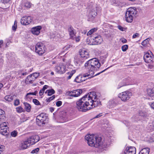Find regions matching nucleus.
Masks as SVG:
<instances>
[{
    "label": "nucleus",
    "mask_w": 154,
    "mask_h": 154,
    "mask_svg": "<svg viewBox=\"0 0 154 154\" xmlns=\"http://www.w3.org/2000/svg\"><path fill=\"white\" fill-rule=\"evenodd\" d=\"M100 63L99 60L96 58H94L88 61L85 64V68L87 70L89 73H86L84 74L82 76L79 75L77 76L74 79V81L77 83L81 82L86 80L85 78L87 77H89L88 78L93 77L94 76H96L100 74V73L104 72L108 69L109 67L106 69L103 70L100 72H99L94 76V71L97 70L100 66Z\"/></svg>",
    "instance_id": "f257e3e1"
},
{
    "label": "nucleus",
    "mask_w": 154,
    "mask_h": 154,
    "mask_svg": "<svg viewBox=\"0 0 154 154\" xmlns=\"http://www.w3.org/2000/svg\"><path fill=\"white\" fill-rule=\"evenodd\" d=\"M96 98L95 92L89 93L80 98L76 102V107L80 111L86 112L89 110V106H91L93 99Z\"/></svg>",
    "instance_id": "f03ea898"
},
{
    "label": "nucleus",
    "mask_w": 154,
    "mask_h": 154,
    "mask_svg": "<svg viewBox=\"0 0 154 154\" xmlns=\"http://www.w3.org/2000/svg\"><path fill=\"white\" fill-rule=\"evenodd\" d=\"M85 139L87 141L88 145L92 147L98 148L101 146L102 148L106 147L107 145L102 144L101 137L94 134H88L85 137Z\"/></svg>",
    "instance_id": "7ed1b4c3"
},
{
    "label": "nucleus",
    "mask_w": 154,
    "mask_h": 154,
    "mask_svg": "<svg viewBox=\"0 0 154 154\" xmlns=\"http://www.w3.org/2000/svg\"><path fill=\"white\" fill-rule=\"evenodd\" d=\"M48 118L46 114L42 113L38 115L36 118V124L39 126H42L47 123Z\"/></svg>",
    "instance_id": "20e7f679"
},
{
    "label": "nucleus",
    "mask_w": 154,
    "mask_h": 154,
    "mask_svg": "<svg viewBox=\"0 0 154 154\" xmlns=\"http://www.w3.org/2000/svg\"><path fill=\"white\" fill-rule=\"evenodd\" d=\"M35 51L39 55H42L45 51L44 45L42 43H37L35 46Z\"/></svg>",
    "instance_id": "39448f33"
},
{
    "label": "nucleus",
    "mask_w": 154,
    "mask_h": 154,
    "mask_svg": "<svg viewBox=\"0 0 154 154\" xmlns=\"http://www.w3.org/2000/svg\"><path fill=\"white\" fill-rule=\"evenodd\" d=\"M131 96L132 93L131 92L125 91L120 93L118 96L122 101L125 102L128 100Z\"/></svg>",
    "instance_id": "423d86ee"
},
{
    "label": "nucleus",
    "mask_w": 154,
    "mask_h": 154,
    "mask_svg": "<svg viewBox=\"0 0 154 154\" xmlns=\"http://www.w3.org/2000/svg\"><path fill=\"white\" fill-rule=\"evenodd\" d=\"M8 123L4 122L0 124V134L3 135L7 136L8 133L7 132Z\"/></svg>",
    "instance_id": "0eeeda50"
},
{
    "label": "nucleus",
    "mask_w": 154,
    "mask_h": 154,
    "mask_svg": "<svg viewBox=\"0 0 154 154\" xmlns=\"http://www.w3.org/2000/svg\"><path fill=\"white\" fill-rule=\"evenodd\" d=\"M100 10L99 7H96L92 9L88 15V17L90 20L93 19L97 14V13L99 12Z\"/></svg>",
    "instance_id": "6e6552de"
},
{
    "label": "nucleus",
    "mask_w": 154,
    "mask_h": 154,
    "mask_svg": "<svg viewBox=\"0 0 154 154\" xmlns=\"http://www.w3.org/2000/svg\"><path fill=\"white\" fill-rule=\"evenodd\" d=\"M91 39V41L92 43H90V45H97L100 44L103 41L102 38L100 35L97 36L93 37Z\"/></svg>",
    "instance_id": "1a4fd4ad"
},
{
    "label": "nucleus",
    "mask_w": 154,
    "mask_h": 154,
    "mask_svg": "<svg viewBox=\"0 0 154 154\" xmlns=\"http://www.w3.org/2000/svg\"><path fill=\"white\" fill-rule=\"evenodd\" d=\"M150 54L149 52L146 53L144 54L143 59L145 61L146 63H151L154 61V56L151 55V52L150 51Z\"/></svg>",
    "instance_id": "9d476101"
},
{
    "label": "nucleus",
    "mask_w": 154,
    "mask_h": 154,
    "mask_svg": "<svg viewBox=\"0 0 154 154\" xmlns=\"http://www.w3.org/2000/svg\"><path fill=\"white\" fill-rule=\"evenodd\" d=\"M66 70V66L63 64H60L59 66H57L55 67L56 72L60 74H63L65 72Z\"/></svg>",
    "instance_id": "9b49d317"
},
{
    "label": "nucleus",
    "mask_w": 154,
    "mask_h": 154,
    "mask_svg": "<svg viewBox=\"0 0 154 154\" xmlns=\"http://www.w3.org/2000/svg\"><path fill=\"white\" fill-rule=\"evenodd\" d=\"M136 149L134 146L127 147L122 154H136Z\"/></svg>",
    "instance_id": "f8f14e48"
},
{
    "label": "nucleus",
    "mask_w": 154,
    "mask_h": 154,
    "mask_svg": "<svg viewBox=\"0 0 154 154\" xmlns=\"http://www.w3.org/2000/svg\"><path fill=\"white\" fill-rule=\"evenodd\" d=\"M32 20L30 17L25 16L21 18L20 23L22 24L27 25L31 23Z\"/></svg>",
    "instance_id": "ddd939ff"
},
{
    "label": "nucleus",
    "mask_w": 154,
    "mask_h": 154,
    "mask_svg": "<svg viewBox=\"0 0 154 154\" xmlns=\"http://www.w3.org/2000/svg\"><path fill=\"white\" fill-rule=\"evenodd\" d=\"M68 31L70 37L72 39H74V37L75 36L76 32L75 30L71 26H68Z\"/></svg>",
    "instance_id": "4468645a"
},
{
    "label": "nucleus",
    "mask_w": 154,
    "mask_h": 154,
    "mask_svg": "<svg viewBox=\"0 0 154 154\" xmlns=\"http://www.w3.org/2000/svg\"><path fill=\"white\" fill-rule=\"evenodd\" d=\"M79 54L81 57H84L85 59H88L89 57V54L88 51L85 49L80 50Z\"/></svg>",
    "instance_id": "2eb2a0df"
},
{
    "label": "nucleus",
    "mask_w": 154,
    "mask_h": 154,
    "mask_svg": "<svg viewBox=\"0 0 154 154\" xmlns=\"http://www.w3.org/2000/svg\"><path fill=\"white\" fill-rule=\"evenodd\" d=\"M42 29L41 26H35L31 29V32L33 34L37 35L40 33Z\"/></svg>",
    "instance_id": "dca6fc26"
},
{
    "label": "nucleus",
    "mask_w": 154,
    "mask_h": 154,
    "mask_svg": "<svg viewBox=\"0 0 154 154\" xmlns=\"http://www.w3.org/2000/svg\"><path fill=\"white\" fill-rule=\"evenodd\" d=\"M96 98L95 99H93V101H92L91 106L89 107V109H93L96 106H97L100 103V102L99 100H98V99L97 97V96L96 95Z\"/></svg>",
    "instance_id": "f3484780"
},
{
    "label": "nucleus",
    "mask_w": 154,
    "mask_h": 154,
    "mask_svg": "<svg viewBox=\"0 0 154 154\" xmlns=\"http://www.w3.org/2000/svg\"><path fill=\"white\" fill-rule=\"evenodd\" d=\"M126 13L129 15L132 16V17L134 18L137 14V11L136 10L133 8H130L127 9Z\"/></svg>",
    "instance_id": "a211bd4d"
},
{
    "label": "nucleus",
    "mask_w": 154,
    "mask_h": 154,
    "mask_svg": "<svg viewBox=\"0 0 154 154\" xmlns=\"http://www.w3.org/2000/svg\"><path fill=\"white\" fill-rule=\"evenodd\" d=\"M29 144V143L28 140V139H27L21 142L20 146L21 149H26L29 146L28 145Z\"/></svg>",
    "instance_id": "6ab92c4d"
},
{
    "label": "nucleus",
    "mask_w": 154,
    "mask_h": 154,
    "mask_svg": "<svg viewBox=\"0 0 154 154\" xmlns=\"http://www.w3.org/2000/svg\"><path fill=\"white\" fill-rule=\"evenodd\" d=\"M73 97H76L79 96L82 93V89H80L72 91Z\"/></svg>",
    "instance_id": "aec40b11"
},
{
    "label": "nucleus",
    "mask_w": 154,
    "mask_h": 154,
    "mask_svg": "<svg viewBox=\"0 0 154 154\" xmlns=\"http://www.w3.org/2000/svg\"><path fill=\"white\" fill-rule=\"evenodd\" d=\"M35 80V78L33 77V75H30L27 77V78L26 79L25 82L27 83H32Z\"/></svg>",
    "instance_id": "412c9836"
},
{
    "label": "nucleus",
    "mask_w": 154,
    "mask_h": 154,
    "mask_svg": "<svg viewBox=\"0 0 154 154\" xmlns=\"http://www.w3.org/2000/svg\"><path fill=\"white\" fill-rule=\"evenodd\" d=\"M150 149L148 147L142 149L139 154H149Z\"/></svg>",
    "instance_id": "4be33fe9"
},
{
    "label": "nucleus",
    "mask_w": 154,
    "mask_h": 154,
    "mask_svg": "<svg viewBox=\"0 0 154 154\" xmlns=\"http://www.w3.org/2000/svg\"><path fill=\"white\" fill-rule=\"evenodd\" d=\"M147 93L148 95L151 97V99H154V94L153 88L152 89L149 88L147 89Z\"/></svg>",
    "instance_id": "5701e85b"
},
{
    "label": "nucleus",
    "mask_w": 154,
    "mask_h": 154,
    "mask_svg": "<svg viewBox=\"0 0 154 154\" xmlns=\"http://www.w3.org/2000/svg\"><path fill=\"white\" fill-rule=\"evenodd\" d=\"M75 72V70H72L71 72H67L66 73V75H68L66 76L67 79L68 80L70 79L72 76Z\"/></svg>",
    "instance_id": "b1692460"
},
{
    "label": "nucleus",
    "mask_w": 154,
    "mask_h": 154,
    "mask_svg": "<svg viewBox=\"0 0 154 154\" xmlns=\"http://www.w3.org/2000/svg\"><path fill=\"white\" fill-rule=\"evenodd\" d=\"M125 17L126 21L130 23L132 21L133 19V17H132V16H131L129 15L126 13Z\"/></svg>",
    "instance_id": "393cba45"
},
{
    "label": "nucleus",
    "mask_w": 154,
    "mask_h": 154,
    "mask_svg": "<svg viewBox=\"0 0 154 154\" xmlns=\"http://www.w3.org/2000/svg\"><path fill=\"white\" fill-rule=\"evenodd\" d=\"M87 59H85L84 57H82L80 56V57L78 58V60L76 59V61L75 62H76L77 64L80 65L82 63Z\"/></svg>",
    "instance_id": "a878e982"
},
{
    "label": "nucleus",
    "mask_w": 154,
    "mask_h": 154,
    "mask_svg": "<svg viewBox=\"0 0 154 154\" xmlns=\"http://www.w3.org/2000/svg\"><path fill=\"white\" fill-rule=\"evenodd\" d=\"M25 106V109L28 112H29L31 111V106L30 104L27 102L23 103Z\"/></svg>",
    "instance_id": "bb28decb"
},
{
    "label": "nucleus",
    "mask_w": 154,
    "mask_h": 154,
    "mask_svg": "<svg viewBox=\"0 0 154 154\" xmlns=\"http://www.w3.org/2000/svg\"><path fill=\"white\" fill-rule=\"evenodd\" d=\"M23 2V5L24 7L27 8H29L31 7L32 4L30 2L26 0H24Z\"/></svg>",
    "instance_id": "cd10ccee"
},
{
    "label": "nucleus",
    "mask_w": 154,
    "mask_h": 154,
    "mask_svg": "<svg viewBox=\"0 0 154 154\" xmlns=\"http://www.w3.org/2000/svg\"><path fill=\"white\" fill-rule=\"evenodd\" d=\"M27 139L30 144L33 145L36 143L34 140V136L30 137Z\"/></svg>",
    "instance_id": "c85d7f7f"
},
{
    "label": "nucleus",
    "mask_w": 154,
    "mask_h": 154,
    "mask_svg": "<svg viewBox=\"0 0 154 154\" xmlns=\"http://www.w3.org/2000/svg\"><path fill=\"white\" fill-rule=\"evenodd\" d=\"M37 93L38 91H35L34 92H30L27 93L25 97V99H28V98H30L31 97H29V95H35Z\"/></svg>",
    "instance_id": "c756f323"
},
{
    "label": "nucleus",
    "mask_w": 154,
    "mask_h": 154,
    "mask_svg": "<svg viewBox=\"0 0 154 154\" xmlns=\"http://www.w3.org/2000/svg\"><path fill=\"white\" fill-rule=\"evenodd\" d=\"M55 91L53 89H48L46 90L45 92V94H48V96H50L53 94H54Z\"/></svg>",
    "instance_id": "7c9ffc66"
},
{
    "label": "nucleus",
    "mask_w": 154,
    "mask_h": 154,
    "mask_svg": "<svg viewBox=\"0 0 154 154\" xmlns=\"http://www.w3.org/2000/svg\"><path fill=\"white\" fill-rule=\"evenodd\" d=\"M13 96L7 95L5 97V99L8 102L11 101L13 99Z\"/></svg>",
    "instance_id": "2f4dec72"
},
{
    "label": "nucleus",
    "mask_w": 154,
    "mask_h": 154,
    "mask_svg": "<svg viewBox=\"0 0 154 154\" xmlns=\"http://www.w3.org/2000/svg\"><path fill=\"white\" fill-rule=\"evenodd\" d=\"M97 30V28H94L91 29L87 33V35H91L93 33L95 32Z\"/></svg>",
    "instance_id": "473e14b6"
},
{
    "label": "nucleus",
    "mask_w": 154,
    "mask_h": 154,
    "mask_svg": "<svg viewBox=\"0 0 154 154\" xmlns=\"http://www.w3.org/2000/svg\"><path fill=\"white\" fill-rule=\"evenodd\" d=\"M5 112L3 110L0 109V120L4 119L5 117L4 115Z\"/></svg>",
    "instance_id": "72a5a7b5"
},
{
    "label": "nucleus",
    "mask_w": 154,
    "mask_h": 154,
    "mask_svg": "<svg viewBox=\"0 0 154 154\" xmlns=\"http://www.w3.org/2000/svg\"><path fill=\"white\" fill-rule=\"evenodd\" d=\"M117 103L115 102V101L114 100H112L110 101L109 102V104L111 107H112L115 106L117 105Z\"/></svg>",
    "instance_id": "f704fd0d"
},
{
    "label": "nucleus",
    "mask_w": 154,
    "mask_h": 154,
    "mask_svg": "<svg viewBox=\"0 0 154 154\" xmlns=\"http://www.w3.org/2000/svg\"><path fill=\"white\" fill-rule=\"evenodd\" d=\"M126 85V84L125 82H121L119 83V84L118 85V87H117V88L119 89L121 88V87L125 86Z\"/></svg>",
    "instance_id": "c9c22d12"
},
{
    "label": "nucleus",
    "mask_w": 154,
    "mask_h": 154,
    "mask_svg": "<svg viewBox=\"0 0 154 154\" xmlns=\"http://www.w3.org/2000/svg\"><path fill=\"white\" fill-rule=\"evenodd\" d=\"M16 109L18 113H21L24 110L23 108L20 106L17 107Z\"/></svg>",
    "instance_id": "e433bc0d"
},
{
    "label": "nucleus",
    "mask_w": 154,
    "mask_h": 154,
    "mask_svg": "<svg viewBox=\"0 0 154 154\" xmlns=\"http://www.w3.org/2000/svg\"><path fill=\"white\" fill-rule=\"evenodd\" d=\"M17 21H15L14 25L12 26V30L14 31H16V29H17Z\"/></svg>",
    "instance_id": "4c0bfd02"
},
{
    "label": "nucleus",
    "mask_w": 154,
    "mask_h": 154,
    "mask_svg": "<svg viewBox=\"0 0 154 154\" xmlns=\"http://www.w3.org/2000/svg\"><path fill=\"white\" fill-rule=\"evenodd\" d=\"M55 98V96L54 95H53L51 97L47 98L46 100V101L47 102H50L52 100L54 99Z\"/></svg>",
    "instance_id": "58836bf2"
},
{
    "label": "nucleus",
    "mask_w": 154,
    "mask_h": 154,
    "mask_svg": "<svg viewBox=\"0 0 154 154\" xmlns=\"http://www.w3.org/2000/svg\"><path fill=\"white\" fill-rule=\"evenodd\" d=\"M33 102L36 105H40L39 101L36 99H34L32 100Z\"/></svg>",
    "instance_id": "ea45409f"
},
{
    "label": "nucleus",
    "mask_w": 154,
    "mask_h": 154,
    "mask_svg": "<svg viewBox=\"0 0 154 154\" xmlns=\"http://www.w3.org/2000/svg\"><path fill=\"white\" fill-rule=\"evenodd\" d=\"M33 75V77L35 78V80L37 78L39 75V73H34L31 74Z\"/></svg>",
    "instance_id": "a19ab883"
},
{
    "label": "nucleus",
    "mask_w": 154,
    "mask_h": 154,
    "mask_svg": "<svg viewBox=\"0 0 154 154\" xmlns=\"http://www.w3.org/2000/svg\"><path fill=\"white\" fill-rule=\"evenodd\" d=\"M128 46L127 45H123L122 47V49L123 51H126L128 49Z\"/></svg>",
    "instance_id": "79ce46f5"
},
{
    "label": "nucleus",
    "mask_w": 154,
    "mask_h": 154,
    "mask_svg": "<svg viewBox=\"0 0 154 154\" xmlns=\"http://www.w3.org/2000/svg\"><path fill=\"white\" fill-rule=\"evenodd\" d=\"M34 138L35 143L38 142L39 140L40 137L38 135H35L34 136Z\"/></svg>",
    "instance_id": "37998d69"
},
{
    "label": "nucleus",
    "mask_w": 154,
    "mask_h": 154,
    "mask_svg": "<svg viewBox=\"0 0 154 154\" xmlns=\"http://www.w3.org/2000/svg\"><path fill=\"white\" fill-rule=\"evenodd\" d=\"M20 100L19 99H17L15 100L14 102V105L15 106H17L20 104Z\"/></svg>",
    "instance_id": "c03bdc74"
},
{
    "label": "nucleus",
    "mask_w": 154,
    "mask_h": 154,
    "mask_svg": "<svg viewBox=\"0 0 154 154\" xmlns=\"http://www.w3.org/2000/svg\"><path fill=\"white\" fill-rule=\"evenodd\" d=\"M39 150V149L38 148H36V149L33 150L31 152V153L34 154L36 153Z\"/></svg>",
    "instance_id": "a18cd8bd"
},
{
    "label": "nucleus",
    "mask_w": 154,
    "mask_h": 154,
    "mask_svg": "<svg viewBox=\"0 0 154 154\" xmlns=\"http://www.w3.org/2000/svg\"><path fill=\"white\" fill-rule=\"evenodd\" d=\"M17 131H14L11 132V135L13 137H15L17 136Z\"/></svg>",
    "instance_id": "49530a36"
},
{
    "label": "nucleus",
    "mask_w": 154,
    "mask_h": 154,
    "mask_svg": "<svg viewBox=\"0 0 154 154\" xmlns=\"http://www.w3.org/2000/svg\"><path fill=\"white\" fill-rule=\"evenodd\" d=\"M72 91H68L66 92V94L67 95L70 97H73V94L72 93Z\"/></svg>",
    "instance_id": "de8ad7c7"
},
{
    "label": "nucleus",
    "mask_w": 154,
    "mask_h": 154,
    "mask_svg": "<svg viewBox=\"0 0 154 154\" xmlns=\"http://www.w3.org/2000/svg\"><path fill=\"white\" fill-rule=\"evenodd\" d=\"M62 102L61 101H58L56 103V105L57 106L59 107L61 105Z\"/></svg>",
    "instance_id": "09e8293b"
},
{
    "label": "nucleus",
    "mask_w": 154,
    "mask_h": 154,
    "mask_svg": "<svg viewBox=\"0 0 154 154\" xmlns=\"http://www.w3.org/2000/svg\"><path fill=\"white\" fill-rule=\"evenodd\" d=\"M118 28L121 31H124L125 30V29L120 25L118 26Z\"/></svg>",
    "instance_id": "8fccbe9b"
},
{
    "label": "nucleus",
    "mask_w": 154,
    "mask_h": 154,
    "mask_svg": "<svg viewBox=\"0 0 154 154\" xmlns=\"http://www.w3.org/2000/svg\"><path fill=\"white\" fill-rule=\"evenodd\" d=\"M139 37V34L138 33H136L135 34H134L132 38H135L136 37Z\"/></svg>",
    "instance_id": "3c124183"
},
{
    "label": "nucleus",
    "mask_w": 154,
    "mask_h": 154,
    "mask_svg": "<svg viewBox=\"0 0 154 154\" xmlns=\"http://www.w3.org/2000/svg\"><path fill=\"white\" fill-rule=\"evenodd\" d=\"M80 36H78L77 37H74V39L75 38V41L77 42H79V41L80 40Z\"/></svg>",
    "instance_id": "603ef678"
},
{
    "label": "nucleus",
    "mask_w": 154,
    "mask_h": 154,
    "mask_svg": "<svg viewBox=\"0 0 154 154\" xmlns=\"http://www.w3.org/2000/svg\"><path fill=\"white\" fill-rule=\"evenodd\" d=\"M5 148V146L3 145H1L0 146V154H1V152Z\"/></svg>",
    "instance_id": "864d4df0"
},
{
    "label": "nucleus",
    "mask_w": 154,
    "mask_h": 154,
    "mask_svg": "<svg viewBox=\"0 0 154 154\" xmlns=\"http://www.w3.org/2000/svg\"><path fill=\"white\" fill-rule=\"evenodd\" d=\"M48 86L47 85H45L42 89L44 91L45 90L48 88Z\"/></svg>",
    "instance_id": "5fc2aeb1"
},
{
    "label": "nucleus",
    "mask_w": 154,
    "mask_h": 154,
    "mask_svg": "<svg viewBox=\"0 0 154 154\" xmlns=\"http://www.w3.org/2000/svg\"><path fill=\"white\" fill-rule=\"evenodd\" d=\"M150 106L151 108L153 109H154V102L149 103Z\"/></svg>",
    "instance_id": "6e6d98bb"
},
{
    "label": "nucleus",
    "mask_w": 154,
    "mask_h": 154,
    "mask_svg": "<svg viewBox=\"0 0 154 154\" xmlns=\"http://www.w3.org/2000/svg\"><path fill=\"white\" fill-rule=\"evenodd\" d=\"M44 91H43L42 90V89H41L39 92V95L40 96H42L44 94Z\"/></svg>",
    "instance_id": "4d7b16f0"
},
{
    "label": "nucleus",
    "mask_w": 154,
    "mask_h": 154,
    "mask_svg": "<svg viewBox=\"0 0 154 154\" xmlns=\"http://www.w3.org/2000/svg\"><path fill=\"white\" fill-rule=\"evenodd\" d=\"M55 34L52 33L51 34L50 36L51 38H54L55 37Z\"/></svg>",
    "instance_id": "13d9d810"
},
{
    "label": "nucleus",
    "mask_w": 154,
    "mask_h": 154,
    "mask_svg": "<svg viewBox=\"0 0 154 154\" xmlns=\"http://www.w3.org/2000/svg\"><path fill=\"white\" fill-rule=\"evenodd\" d=\"M147 42L146 40H144L142 43V45H145L146 44Z\"/></svg>",
    "instance_id": "bf43d9fd"
},
{
    "label": "nucleus",
    "mask_w": 154,
    "mask_h": 154,
    "mask_svg": "<svg viewBox=\"0 0 154 154\" xmlns=\"http://www.w3.org/2000/svg\"><path fill=\"white\" fill-rule=\"evenodd\" d=\"M102 116V113H100L98 115H97V116H96L94 117V118H99V117L101 116Z\"/></svg>",
    "instance_id": "052dcab7"
},
{
    "label": "nucleus",
    "mask_w": 154,
    "mask_h": 154,
    "mask_svg": "<svg viewBox=\"0 0 154 154\" xmlns=\"http://www.w3.org/2000/svg\"><path fill=\"white\" fill-rule=\"evenodd\" d=\"M122 42L125 43L127 42V40L123 38L122 39Z\"/></svg>",
    "instance_id": "680f3d73"
},
{
    "label": "nucleus",
    "mask_w": 154,
    "mask_h": 154,
    "mask_svg": "<svg viewBox=\"0 0 154 154\" xmlns=\"http://www.w3.org/2000/svg\"><path fill=\"white\" fill-rule=\"evenodd\" d=\"M3 43V41L2 40H0V48L1 47V45Z\"/></svg>",
    "instance_id": "e2e57ef3"
},
{
    "label": "nucleus",
    "mask_w": 154,
    "mask_h": 154,
    "mask_svg": "<svg viewBox=\"0 0 154 154\" xmlns=\"http://www.w3.org/2000/svg\"><path fill=\"white\" fill-rule=\"evenodd\" d=\"M87 32V31L86 30H84L82 32V33L84 34H85Z\"/></svg>",
    "instance_id": "0e129e2a"
},
{
    "label": "nucleus",
    "mask_w": 154,
    "mask_h": 154,
    "mask_svg": "<svg viewBox=\"0 0 154 154\" xmlns=\"http://www.w3.org/2000/svg\"><path fill=\"white\" fill-rule=\"evenodd\" d=\"M54 109L53 108L51 107L50 108V110L51 112H52L54 111Z\"/></svg>",
    "instance_id": "69168bd1"
},
{
    "label": "nucleus",
    "mask_w": 154,
    "mask_h": 154,
    "mask_svg": "<svg viewBox=\"0 0 154 154\" xmlns=\"http://www.w3.org/2000/svg\"><path fill=\"white\" fill-rule=\"evenodd\" d=\"M3 85L2 83H0V89L3 87Z\"/></svg>",
    "instance_id": "338daca9"
},
{
    "label": "nucleus",
    "mask_w": 154,
    "mask_h": 154,
    "mask_svg": "<svg viewBox=\"0 0 154 154\" xmlns=\"http://www.w3.org/2000/svg\"><path fill=\"white\" fill-rule=\"evenodd\" d=\"M27 74V73L26 72H24L22 73V75H26Z\"/></svg>",
    "instance_id": "774afa93"
}]
</instances>
